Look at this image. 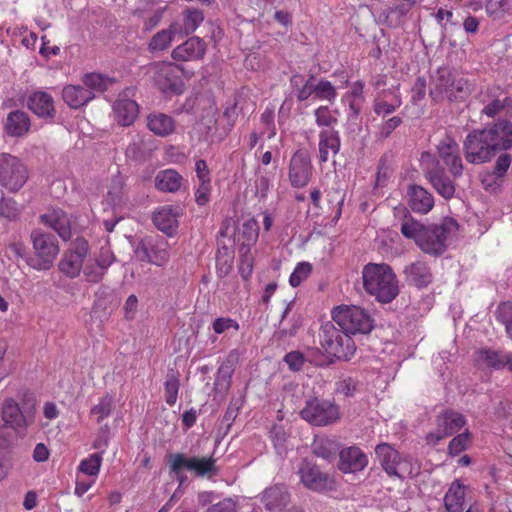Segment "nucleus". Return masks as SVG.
<instances>
[{
    "instance_id": "nucleus-42",
    "label": "nucleus",
    "mask_w": 512,
    "mask_h": 512,
    "mask_svg": "<svg viewBox=\"0 0 512 512\" xmlns=\"http://www.w3.org/2000/svg\"><path fill=\"white\" fill-rule=\"evenodd\" d=\"M258 235L259 227L257 222L254 219L246 221L238 235V241H242V250L246 248L245 251H248L249 247L257 241Z\"/></svg>"
},
{
    "instance_id": "nucleus-18",
    "label": "nucleus",
    "mask_w": 512,
    "mask_h": 512,
    "mask_svg": "<svg viewBox=\"0 0 512 512\" xmlns=\"http://www.w3.org/2000/svg\"><path fill=\"white\" fill-rule=\"evenodd\" d=\"M440 159L447 166L454 178H459L463 173V163L460 156L458 143L450 135H445L437 144Z\"/></svg>"
},
{
    "instance_id": "nucleus-36",
    "label": "nucleus",
    "mask_w": 512,
    "mask_h": 512,
    "mask_svg": "<svg viewBox=\"0 0 512 512\" xmlns=\"http://www.w3.org/2000/svg\"><path fill=\"white\" fill-rule=\"evenodd\" d=\"M64 102L71 108H79L94 98V92L80 85H67L62 90Z\"/></svg>"
},
{
    "instance_id": "nucleus-39",
    "label": "nucleus",
    "mask_w": 512,
    "mask_h": 512,
    "mask_svg": "<svg viewBox=\"0 0 512 512\" xmlns=\"http://www.w3.org/2000/svg\"><path fill=\"white\" fill-rule=\"evenodd\" d=\"M182 176L173 169L159 171L154 179L155 187L162 192L174 193L182 185Z\"/></svg>"
},
{
    "instance_id": "nucleus-50",
    "label": "nucleus",
    "mask_w": 512,
    "mask_h": 512,
    "mask_svg": "<svg viewBox=\"0 0 512 512\" xmlns=\"http://www.w3.org/2000/svg\"><path fill=\"white\" fill-rule=\"evenodd\" d=\"M315 122L322 129H334L337 118L332 114L328 106H320L314 110Z\"/></svg>"
},
{
    "instance_id": "nucleus-29",
    "label": "nucleus",
    "mask_w": 512,
    "mask_h": 512,
    "mask_svg": "<svg viewBox=\"0 0 512 512\" xmlns=\"http://www.w3.org/2000/svg\"><path fill=\"white\" fill-rule=\"evenodd\" d=\"M475 361L481 368L503 369L508 366L512 370V356L489 348H482L476 352Z\"/></svg>"
},
{
    "instance_id": "nucleus-2",
    "label": "nucleus",
    "mask_w": 512,
    "mask_h": 512,
    "mask_svg": "<svg viewBox=\"0 0 512 512\" xmlns=\"http://www.w3.org/2000/svg\"><path fill=\"white\" fill-rule=\"evenodd\" d=\"M364 290L380 303H390L399 294V285L392 268L385 263H368L363 267Z\"/></svg>"
},
{
    "instance_id": "nucleus-1",
    "label": "nucleus",
    "mask_w": 512,
    "mask_h": 512,
    "mask_svg": "<svg viewBox=\"0 0 512 512\" xmlns=\"http://www.w3.org/2000/svg\"><path fill=\"white\" fill-rule=\"evenodd\" d=\"M401 210L404 213L400 226L402 235L412 239L424 253L442 255L448 247V240L457 232L458 223L446 217L440 223L425 225L414 219L405 208Z\"/></svg>"
},
{
    "instance_id": "nucleus-20",
    "label": "nucleus",
    "mask_w": 512,
    "mask_h": 512,
    "mask_svg": "<svg viewBox=\"0 0 512 512\" xmlns=\"http://www.w3.org/2000/svg\"><path fill=\"white\" fill-rule=\"evenodd\" d=\"M181 209L170 205L156 209L152 214V221L155 227L171 237L177 233Z\"/></svg>"
},
{
    "instance_id": "nucleus-5",
    "label": "nucleus",
    "mask_w": 512,
    "mask_h": 512,
    "mask_svg": "<svg viewBox=\"0 0 512 512\" xmlns=\"http://www.w3.org/2000/svg\"><path fill=\"white\" fill-rule=\"evenodd\" d=\"M333 322L324 323L319 331L321 348L329 356L349 360L356 351V346L349 334L338 329Z\"/></svg>"
},
{
    "instance_id": "nucleus-63",
    "label": "nucleus",
    "mask_w": 512,
    "mask_h": 512,
    "mask_svg": "<svg viewBox=\"0 0 512 512\" xmlns=\"http://www.w3.org/2000/svg\"><path fill=\"white\" fill-rule=\"evenodd\" d=\"M211 182H203L199 184L195 192V200L198 205H205L210 199Z\"/></svg>"
},
{
    "instance_id": "nucleus-41",
    "label": "nucleus",
    "mask_w": 512,
    "mask_h": 512,
    "mask_svg": "<svg viewBox=\"0 0 512 512\" xmlns=\"http://www.w3.org/2000/svg\"><path fill=\"white\" fill-rule=\"evenodd\" d=\"M177 32L176 24H172L168 29L157 32L149 42L151 51H162L168 48Z\"/></svg>"
},
{
    "instance_id": "nucleus-32",
    "label": "nucleus",
    "mask_w": 512,
    "mask_h": 512,
    "mask_svg": "<svg viewBox=\"0 0 512 512\" xmlns=\"http://www.w3.org/2000/svg\"><path fill=\"white\" fill-rule=\"evenodd\" d=\"M206 45L198 37H191L181 45L177 46L171 53L176 61H194L205 55Z\"/></svg>"
},
{
    "instance_id": "nucleus-3",
    "label": "nucleus",
    "mask_w": 512,
    "mask_h": 512,
    "mask_svg": "<svg viewBox=\"0 0 512 512\" xmlns=\"http://www.w3.org/2000/svg\"><path fill=\"white\" fill-rule=\"evenodd\" d=\"M471 90L469 81L448 66L439 67L430 76L429 95L434 102L462 101Z\"/></svg>"
},
{
    "instance_id": "nucleus-51",
    "label": "nucleus",
    "mask_w": 512,
    "mask_h": 512,
    "mask_svg": "<svg viewBox=\"0 0 512 512\" xmlns=\"http://www.w3.org/2000/svg\"><path fill=\"white\" fill-rule=\"evenodd\" d=\"M204 19L203 13L197 9L187 10L183 18V31L185 34L193 33Z\"/></svg>"
},
{
    "instance_id": "nucleus-6",
    "label": "nucleus",
    "mask_w": 512,
    "mask_h": 512,
    "mask_svg": "<svg viewBox=\"0 0 512 512\" xmlns=\"http://www.w3.org/2000/svg\"><path fill=\"white\" fill-rule=\"evenodd\" d=\"M34 257L27 260V263L36 270H48L53 266L60 248L56 237L41 229L35 228L30 233Z\"/></svg>"
},
{
    "instance_id": "nucleus-46",
    "label": "nucleus",
    "mask_w": 512,
    "mask_h": 512,
    "mask_svg": "<svg viewBox=\"0 0 512 512\" xmlns=\"http://www.w3.org/2000/svg\"><path fill=\"white\" fill-rule=\"evenodd\" d=\"M102 453H93L81 460L78 471L84 475L96 477L100 471Z\"/></svg>"
},
{
    "instance_id": "nucleus-15",
    "label": "nucleus",
    "mask_w": 512,
    "mask_h": 512,
    "mask_svg": "<svg viewBox=\"0 0 512 512\" xmlns=\"http://www.w3.org/2000/svg\"><path fill=\"white\" fill-rule=\"evenodd\" d=\"M375 454L382 468L389 476L403 478L411 473L409 461L399 454L392 446L382 443L376 446Z\"/></svg>"
},
{
    "instance_id": "nucleus-53",
    "label": "nucleus",
    "mask_w": 512,
    "mask_h": 512,
    "mask_svg": "<svg viewBox=\"0 0 512 512\" xmlns=\"http://www.w3.org/2000/svg\"><path fill=\"white\" fill-rule=\"evenodd\" d=\"M312 271V265L308 262H300L296 265L294 271L290 275L289 283L293 287L299 286L306 280Z\"/></svg>"
},
{
    "instance_id": "nucleus-26",
    "label": "nucleus",
    "mask_w": 512,
    "mask_h": 512,
    "mask_svg": "<svg viewBox=\"0 0 512 512\" xmlns=\"http://www.w3.org/2000/svg\"><path fill=\"white\" fill-rule=\"evenodd\" d=\"M39 220L45 226L52 228L57 232L58 236L68 241L71 239V221L66 212L61 209H51L48 212L40 215Z\"/></svg>"
},
{
    "instance_id": "nucleus-56",
    "label": "nucleus",
    "mask_w": 512,
    "mask_h": 512,
    "mask_svg": "<svg viewBox=\"0 0 512 512\" xmlns=\"http://www.w3.org/2000/svg\"><path fill=\"white\" fill-rule=\"evenodd\" d=\"M402 123V119L398 116H393L388 120L384 121L380 126L377 132V137L379 140L387 139L392 132L400 126Z\"/></svg>"
},
{
    "instance_id": "nucleus-8",
    "label": "nucleus",
    "mask_w": 512,
    "mask_h": 512,
    "mask_svg": "<svg viewBox=\"0 0 512 512\" xmlns=\"http://www.w3.org/2000/svg\"><path fill=\"white\" fill-rule=\"evenodd\" d=\"M90 246L83 237H76L69 244L58 263L59 271L70 279L77 278L89 254Z\"/></svg>"
},
{
    "instance_id": "nucleus-64",
    "label": "nucleus",
    "mask_w": 512,
    "mask_h": 512,
    "mask_svg": "<svg viewBox=\"0 0 512 512\" xmlns=\"http://www.w3.org/2000/svg\"><path fill=\"white\" fill-rule=\"evenodd\" d=\"M397 108L393 104H389L387 101L375 97L373 103V110L379 116H386L393 113Z\"/></svg>"
},
{
    "instance_id": "nucleus-55",
    "label": "nucleus",
    "mask_w": 512,
    "mask_h": 512,
    "mask_svg": "<svg viewBox=\"0 0 512 512\" xmlns=\"http://www.w3.org/2000/svg\"><path fill=\"white\" fill-rule=\"evenodd\" d=\"M376 97L387 101L389 104H393L396 108H399L402 104V98L399 92V85H392L390 88H383L378 91Z\"/></svg>"
},
{
    "instance_id": "nucleus-30",
    "label": "nucleus",
    "mask_w": 512,
    "mask_h": 512,
    "mask_svg": "<svg viewBox=\"0 0 512 512\" xmlns=\"http://www.w3.org/2000/svg\"><path fill=\"white\" fill-rule=\"evenodd\" d=\"M405 280L417 288L427 287L433 280V274L426 262L417 260L404 268Z\"/></svg>"
},
{
    "instance_id": "nucleus-37",
    "label": "nucleus",
    "mask_w": 512,
    "mask_h": 512,
    "mask_svg": "<svg viewBox=\"0 0 512 512\" xmlns=\"http://www.w3.org/2000/svg\"><path fill=\"white\" fill-rule=\"evenodd\" d=\"M341 451L340 443L329 437H320L317 438L312 444V452L328 463L333 462L336 459V456H339V452Z\"/></svg>"
},
{
    "instance_id": "nucleus-10",
    "label": "nucleus",
    "mask_w": 512,
    "mask_h": 512,
    "mask_svg": "<svg viewBox=\"0 0 512 512\" xmlns=\"http://www.w3.org/2000/svg\"><path fill=\"white\" fill-rule=\"evenodd\" d=\"M463 150L466 160L473 164L488 162L496 154L485 128L471 131L464 140Z\"/></svg>"
},
{
    "instance_id": "nucleus-16",
    "label": "nucleus",
    "mask_w": 512,
    "mask_h": 512,
    "mask_svg": "<svg viewBox=\"0 0 512 512\" xmlns=\"http://www.w3.org/2000/svg\"><path fill=\"white\" fill-rule=\"evenodd\" d=\"M312 164L306 150H297L290 159L289 181L294 188L306 186L312 177Z\"/></svg>"
},
{
    "instance_id": "nucleus-43",
    "label": "nucleus",
    "mask_w": 512,
    "mask_h": 512,
    "mask_svg": "<svg viewBox=\"0 0 512 512\" xmlns=\"http://www.w3.org/2000/svg\"><path fill=\"white\" fill-rule=\"evenodd\" d=\"M180 388L179 374L173 369L169 370L164 383L165 390V402L169 406H173L178 398V392Z\"/></svg>"
},
{
    "instance_id": "nucleus-59",
    "label": "nucleus",
    "mask_w": 512,
    "mask_h": 512,
    "mask_svg": "<svg viewBox=\"0 0 512 512\" xmlns=\"http://www.w3.org/2000/svg\"><path fill=\"white\" fill-rule=\"evenodd\" d=\"M426 95V81L423 77H418L411 88V101L418 104Z\"/></svg>"
},
{
    "instance_id": "nucleus-52",
    "label": "nucleus",
    "mask_w": 512,
    "mask_h": 512,
    "mask_svg": "<svg viewBox=\"0 0 512 512\" xmlns=\"http://www.w3.org/2000/svg\"><path fill=\"white\" fill-rule=\"evenodd\" d=\"M470 443V433L468 430H465L463 433L456 435L449 442L448 445V453L451 456H457L461 452L465 451L468 448Z\"/></svg>"
},
{
    "instance_id": "nucleus-58",
    "label": "nucleus",
    "mask_w": 512,
    "mask_h": 512,
    "mask_svg": "<svg viewBox=\"0 0 512 512\" xmlns=\"http://www.w3.org/2000/svg\"><path fill=\"white\" fill-rule=\"evenodd\" d=\"M18 215L16 202L12 199H0V217L13 220Z\"/></svg>"
},
{
    "instance_id": "nucleus-49",
    "label": "nucleus",
    "mask_w": 512,
    "mask_h": 512,
    "mask_svg": "<svg viewBox=\"0 0 512 512\" xmlns=\"http://www.w3.org/2000/svg\"><path fill=\"white\" fill-rule=\"evenodd\" d=\"M314 95L320 100H327L333 103L337 97V91L335 86L328 80H320L317 84H314Z\"/></svg>"
},
{
    "instance_id": "nucleus-57",
    "label": "nucleus",
    "mask_w": 512,
    "mask_h": 512,
    "mask_svg": "<svg viewBox=\"0 0 512 512\" xmlns=\"http://www.w3.org/2000/svg\"><path fill=\"white\" fill-rule=\"evenodd\" d=\"M305 357L300 351H291L284 357V362L288 365L292 371H299L303 368L305 363Z\"/></svg>"
},
{
    "instance_id": "nucleus-35",
    "label": "nucleus",
    "mask_w": 512,
    "mask_h": 512,
    "mask_svg": "<svg viewBox=\"0 0 512 512\" xmlns=\"http://www.w3.org/2000/svg\"><path fill=\"white\" fill-rule=\"evenodd\" d=\"M237 360V354L235 352H230L219 367L214 382L216 392L226 393L229 390Z\"/></svg>"
},
{
    "instance_id": "nucleus-14",
    "label": "nucleus",
    "mask_w": 512,
    "mask_h": 512,
    "mask_svg": "<svg viewBox=\"0 0 512 512\" xmlns=\"http://www.w3.org/2000/svg\"><path fill=\"white\" fill-rule=\"evenodd\" d=\"M178 66L171 62H154L148 67V73L154 84L163 93H175L181 92V82L179 81L176 73Z\"/></svg>"
},
{
    "instance_id": "nucleus-44",
    "label": "nucleus",
    "mask_w": 512,
    "mask_h": 512,
    "mask_svg": "<svg viewBox=\"0 0 512 512\" xmlns=\"http://www.w3.org/2000/svg\"><path fill=\"white\" fill-rule=\"evenodd\" d=\"M145 136L140 133L131 135L130 143L126 147L125 155L132 160H140L145 157Z\"/></svg>"
},
{
    "instance_id": "nucleus-38",
    "label": "nucleus",
    "mask_w": 512,
    "mask_h": 512,
    "mask_svg": "<svg viewBox=\"0 0 512 512\" xmlns=\"http://www.w3.org/2000/svg\"><path fill=\"white\" fill-rule=\"evenodd\" d=\"M465 504V487L459 480L452 482L444 496V506L448 512H462Z\"/></svg>"
},
{
    "instance_id": "nucleus-47",
    "label": "nucleus",
    "mask_w": 512,
    "mask_h": 512,
    "mask_svg": "<svg viewBox=\"0 0 512 512\" xmlns=\"http://www.w3.org/2000/svg\"><path fill=\"white\" fill-rule=\"evenodd\" d=\"M83 83L92 92H103L112 84V80L98 73H88L84 75Z\"/></svg>"
},
{
    "instance_id": "nucleus-54",
    "label": "nucleus",
    "mask_w": 512,
    "mask_h": 512,
    "mask_svg": "<svg viewBox=\"0 0 512 512\" xmlns=\"http://www.w3.org/2000/svg\"><path fill=\"white\" fill-rule=\"evenodd\" d=\"M497 318L505 325L506 332L512 339V302H505L499 305Z\"/></svg>"
},
{
    "instance_id": "nucleus-24",
    "label": "nucleus",
    "mask_w": 512,
    "mask_h": 512,
    "mask_svg": "<svg viewBox=\"0 0 512 512\" xmlns=\"http://www.w3.org/2000/svg\"><path fill=\"white\" fill-rule=\"evenodd\" d=\"M495 153L512 148V123L499 120L485 127Z\"/></svg>"
},
{
    "instance_id": "nucleus-62",
    "label": "nucleus",
    "mask_w": 512,
    "mask_h": 512,
    "mask_svg": "<svg viewBox=\"0 0 512 512\" xmlns=\"http://www.w3.org/2000/svg\"><path fill=\"white\" fill-rule=\"evenodd\" d=\"M237 503L232 498H225L222 501L211 505L206 512H236Z\"/></svg>"
},
{
    "instance_id": "nucleus-9",
    "label": "nucleus",
    "mask_w": 512,
    "mask_h": 512,
    "mask_svg": "<svg viewBox=\"0 0 512 512\" xmlns=\"http://www.w3.org/2000/svg\"><path fill=\"white\" fill-rule=\"evenodd\" d=\"M300 414L314 426L331 425L340 418L339 407L334 402L319 398L307 400Z\"/></svg>"
},
{
    "instance_id": "nucleus-21",
    "label": "nucleus",
    "mask_w": 512,
    "mask_h": 512,
    "mask_svg": "<svg viewBox=\"0 0 512 512\" xmlns=\"http://www.w3.org/2000/svg\"><path fill=\"white\" fill-rule=\"evenodd\" d=\"M367 465L368 457L359 447L341 448L337 467L342 473H357L364 470Z\"/></svg>"
},
{
    "instance_id": "nucleus-11",
    "label": "nucleus",
    "mask_w": 512,
    "mask_h": 512,
    "mask_svg": "<svg viewBox=\"0 0 512 512\" xmlns=\"http://www.w3.org/2000/svg\"><path fill=\"white\" fill-rule=\"evenodd\" d=\"M27 178V169L17 157L0 154V184L3 187L16 192L26 183Z\"/></svg>"
},
{
    "instance_id": "nucleus-60",
    "label": "nucleus",
    "mask_w": 512,
    "mask_h": 512,
    "mask_svg": "<svg viewBox=\"0 0 512 512\" xmlns=\"http://www.w3.org/2000/svg\"><path fill=\"white\" fill-rule=\"evenodd\" d=\"M212 326L216 334H222L231 328H233L236 331L239 329V324L237 321L231 318L224 317L216 318Z\"/></svg>"
},
{
    "instance_id": "nucleus-40",
    "label": "nucleus",
    "mask_w": 512,
    "mask_h": 512,
    "mask_svg": "<svg viewBox=\"0 0 512 512\" xmlns=\"http://www.w3.org/2000/svg\"><path fill=\"white\" fill-rule=\"evenodd\" d=\"M30 128L29 116L19 110L12 111L8 114L5 129L8 135L19 137L28 132Z\"/></svg>"
},
{
    "instance_id": "nucleus-13",
    "label": "nucleus",
    "mask_w": 512,
    "mask_h": 512,
    "mask_svg": "<svg viewBox=\"0 0 512 512\" xmlns=\"http://www.w3.org/2000/svg\"><path fill=\"white\" fill-rule=\"evenodd\" d=\"M135 255L140 261L162 266L169 258V244L161 236H146L137 244Z\"/></svg>"
},
{
    "instance_id": "nucleus-27",
    "label": "nucleus",
    "mask_w": 512,
    "mask_h": 512,
    "mask_svg": "<svg viewBox=\"0 0 512 512\" xmlns=\"http://www.w3.org/2000/svg\"><path fill=\"white\" fill-rule=\"evenodd\" d=\"M425 177L440 196L446 200L453 198L456 190L455 183L446 174L443 167L437 164L428 168L425 171Z\"/></svg>"
},
{
    "instance_id": "nucleus-61",
    "label": "nucleus",
    "mask_w": 512,
    "mask_h": 512,
    "mask_svg": "<svg viewBox=\"0 0 512 512\" xmlns=\"http://www.w3.org/2000/svg\"><path fill=\"white\" fill-rule=\"evenodd\" d=\"M512 162V157L508 153H502L496 160L494 165V174L501 178L505 175Z\"/></svg>"
},
{
    "instance_id": "nucleus-19",
    "label": "nucleus",
    "mask_w": 512,
    "mask_h": 512,
    "mask_svg": "<svg viewBox=\"0 0 512 512\" xmlns=\"http://www.w3.org/2000/svg\"><path fill=\"white\" fill-rule=\"evenodd\" d=\"M2 419L6 426L23 430L33 422V409L23 410L12 398H8L2 405Z\"/></svg>"
},
{
    "instance_id": "nucleus-4",
    "label": "nucleus",
    "mask_w": 512,
    "mask_h": 512,
    "mask_svg": "<svg viewBox=\"0 0 512 512\" xmlns=\"http://www.w3.org/2000/svg\"><path fill=\"white\" fill-rule=\"evenodd\" d=\"M333 321L347 334H368L374 327L370 313L357 305H339L332 310Z\"/></svg>"
},
{
    "instance_id": "nucleus-17",
    "label": "nucleus",
    "mask_w": 512,
    "mask_h": 512,
    "mask_svg": "<svg viewBox=\"0 0 512 512\" xmlns=\"http://www.w3.org/2000/svg\"><path fill=\"white\" fill-rule=\"evenodd\" d=\"M298 474L303 485L310 490L322 492L332 490L334 487L333 479L309 461L301 463Z\"/></svg>"
},
{
    "instance_id": "nucleus-7",
    "label": "nucleus",
    "mask_w": 512,
    "mask_h": 512,
    "mask_svg": "<svg viewBox=\"0 0 512 512\" xmlns=\"http://www.w3.org/2000/svg\"><path fill=\"white\" fill-rule=\"evenodd\" d=\"M171 472L178 474L183 469H187L197 477L212 478L218 474L216 459L213 456L208 457H186L182 453L169 455L168 459Z\"/></svg>"
},
{
    "instance_id": "nucleus-28",
    "label": "nucleus",
    "mask_w": 512,
    "mask_h": 512,
    "mask_svg": "<svg viewBox=\"0 0 512 512\" xmlns=\"http://www.w3.org/2000/svg\"><path fill=\"white\" fill-rule=\"evenodd\" d=\"M408 205L415 213L425 215L434 207L433 195L424 187L410 185L407 190Z\"/></svg>"
},
{
    "instance_id": "nucleus-12",
    "label": "nucleus",
    "mask_w": 512,
    "mask_h": 512,
    "mask_svg": "<svg viewBox=\"0 0 512 512\" xmlns=\"http://www.w3.org/2000/svg\"><path fill=\"white\" fill-rule=\"evenodd\" d=\"M465 424L466 420L462 414L451 409L444 410L436 416V428L426 435V443L435 446L444 438L459 432Z\"/></svg>"
},
{
    "instance_id": "nucleus-34",
    "label": "nucleus",
    "mask_w": 512,
    "mask_h": 512,
    "mask_svg": "<svg viewBox=\"0 0 512 512\" xmlns=\"http://www.w3.org/2000/svg\"><path fill=\"white\" fill-rule=\"evenodd\" d=\"M147 128L156 136L167 137L174 133L175 120L164 113L153 112L146 116Z\"/></svg>"
},
{
    "instance_id": "nucleus-31",
    "label": "nucleus",
    "mask_w": 512,
    "mask_h": 512,
    "mask_svg": "<svg viewBox=\"0 0 512 512\" xmlns=\"http://www.w3.org/2000/svg\"><path fill=\"white\" fill-rule=\"evenodd\" d=\"M341 139L339 131L335 129H321L319 132V162L326 163L330 155L335 156L339 153Z\"/></svg>"
},
{
    "instance_id": "nucleus-23",
    "label": "nucleus",
    "mask_w": 512,
    "mask_h": 512,
    "mask_svg": "<svg viewBox=\"0 0 512 512\" xmlns=\"http://www.w3.org/2000/svg\"><path fill=\"white\" fill-rule=\"evenodd\" d=\"M260 502L269 512H281L290 502V493L285 485L274 484L260 494Z\"/></svg>"
},
{
    "instance_id": "nucleus-33",
    "label": "nucleus",
    "mask_w": 512,
    "mask_h": 512,
    "mask_svg": "<svg viewBox=\"0 0 512 512\" xmlns=\"http://www.w3.org/2000/svg\"><path fill=\"white\" fill-rule=\"evenodd\" d=\"M29 109L41 118H53L55 114L54 101L45 91H36L28 97Z\"/></svg>"
},
{
    "instance_id": "nucleus-45",
    "label": "nucleus",
    "mask_w": 512,
    "mask_h": 512,
    "mask_svg": "<svg viewBox=\"0 0 512 512\" xmlns=\"http://www.w3.org/2000/svg\"><path fill=\"white\" fill-rule=\"evenodd\" d=\"M113 409V397L110 395H105L100 398L99 402L91 408L90 413L96 417L97 423H100L111 415Z\"/></svg>"
},
{
    "instance_id": "nucleus-25",
    "label": "nucleus",
    "mask_w": 512,
    "mask_h": 512,
    "mask_svg": "<svg viewBox=\"0 0 512 512\" xmlns=\"http://www.w3.org/2000/svg\"><path fill=\"white\" fill-rule=\"evenodd\" d=\"M114 262V256L109 251H103L96 257L95 259H90L88 261L85 260L83 268V275L85 281L91 284L99 283L104 277L107 269Z\"/></svg>"
},
{
    "instance_id": "nucleus-48",
    "label": "nucleus",
    "mask_w": 512,
    "mask_h": 512,
    "mask_svg": "<svg viewBox=\"0 0 512 512\" xmlns=\"http://www.w3.org/2000/svg\"><path fill=\"white\" fill-rule=\"evenodd\" d=\"M512 108V99L504 96L503 98H494L489 103H487L481 113L493 118L497 115H499L502 111L508 110Z\"/></svg>"
},
{
    "instance_id": "nucleus-22",
    "label": "nucleus",
    "mask_w": 512,
    "mask_h": 512,
    "mask_svg": "<svg viewBox=\"0 0 512 512\" xmlns=\"http://www.w3.org/2000/svg\"><path fill=\"white\" fill-rule=\"evenodd\" d=\"M131 92L127 89L120 93L113 105L115 120L121 126L132 125L139 113L138 104L129 97Z\"/></svg>"
}]
</instances>
